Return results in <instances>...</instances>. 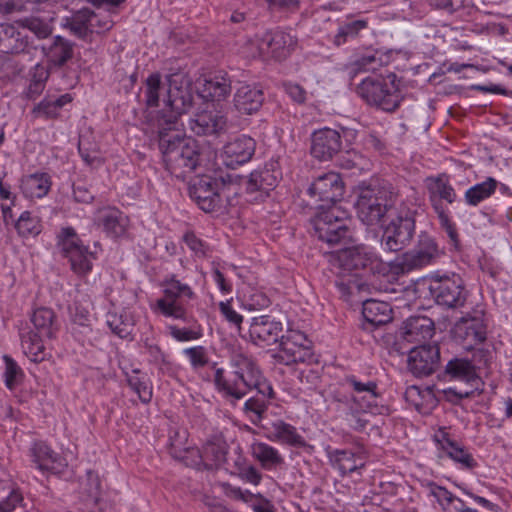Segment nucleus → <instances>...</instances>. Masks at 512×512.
I'll list each match as a JSON object with an SVG mask.
<instances>
[{"mask_svg":"<svg viewBox=\"0 0 512 512\" xmlns=\"http://www.w3.org/2000/svg\"><path fill=\"white\" fill-rule=\"evenodd\" d=\"M269 438L292 447L304 448L308 444L303 436H301L297 429L283 420H277L271 424Z\"/></svg>","mask_w":512,"mask_h":512,"instance_id":"obj_35","label":"nucleus"},{"mask_svg":"<svg viewBox=\"0 0 512 512\" xmlns=\"http://www.w3.org/2000/svg\"><path fill=\"white\" fill-rule=\"evenodd\" d=\"M239 476L242 480L253 485H258L262 479L261 473L254 466H247L242 468L239 472Z\"/></svg>","mask_w":512,"mask_h":512,"instance_id":"obj_61","label":"nucleus"},{"mask_svg":"<svg viewBox=\"0 0 512 512\" xmlns=\"http://www.w3.org/2000/svg\"><path fill=\"white\" fill-rule=\"evenodd\" d=\"M91 24L92 27V34L93 33H104L106 31H109L113 25L114 22L111 19L110 15L107 13H95L93 10H91Z\"/></svg>","mask_w":512,"mask_h":512,"instance_id":"obj_53","label":"nucleus"},{"mask_svg":"<svg viewBox=\"0 0 512 512\" xmlns=\"http://www.w3.org/2000/svg\"><path fill=\"white\" fill-rule=\"evenodd\" d=\"M182 459L186 465H191L198 469L202 466L205 469H213L225 462L226 449L220 441H208L202 450L197 448L187 449Z\"/></svg>","mask_w":512,"mask_h":512,"instance_id":"obj_17","label":"nucleus"},{"mask_svg":"<svg viewBox=\"0 0 512 512\" xmlns=\"http://www.w3.org/2000/svg\"><path fill=\"white\" fill-rule=\"evenodd\" d=\"M429 191L431 196H438L440 199L453 203L456 200V193L449 182L446 174L430 179Z\"/></svg>","mask_w":512,"mask_h":512,"instance_id":"obj_44","label":"nucleus"},{"mask_svg":"<svg viewBox=\"0 0 512 512\" xmlns=\"http://www.w3.org/2000/svg\"><path fill=\"white\" fill-rule=\"evenodd\" d=\"M249 336L251 342L259 347L277 344L283 336V324L268 315L254 317L249 327Z\"/></svg>","mask_w":512,"mask_h":512,"instance_id":"obj_18","label":"nucleus"},{"mask_svg":"<svg viewBox=\"0 0 512 512\" xmlns=\"http://www.w3.org/2000/svg\"><path fill=\"white\" fill-rule=\"evenodd\" d=\"M364 322L362 328L372 331L374 328L388 324L392 320V308L389 303L377 300H365L362 307Z\"/></svg>","mask_w":512,"mask_h":512,"instance_id":"obj_25","label":"nucleus"},{"mask_svg":"<svg viewBox=\"0 0 512 512\" xmlns=\"http://www.w3.org/2000/svg\"><path fill=\"white\" fill-rule=\"evenodd\" d=\"M440 353L437 345H420L410 350L408 368L416 376L432 374L439 365Z\"/></svg>","mask_w":512,"mask_h":512,"instance_id":"obj_19","label":"nucleus"},{"mask_svg":"<svg viewBox=\"0 0 512 512\" xmlns=\"http://www.w3.org/2000/svg\"><path fill=\"white\" fill-rule=\"evenodd\" d=\"M42 338L45 337L34 331H30L22 337V347L24 352L34 362H40L45 358V347Z\"/></svg>","mask_w":512,"mask_h":512,"instance_id":"obj_43","label":"nucleus"},{"mask_svg":"<svg viewBox=\"0 0 512 512\" xmlns=\"http://www.w3.org/2000/svg\"><path fill=\"white\" fill-rule=\"evenodd\" d=\"M346 382L355 392L352 398L346 403L349 410V421L354 429L362 430L368 423V419L365 418V415L367 413L376 414L379 411L377 405V384L373 381L361 382L354 376L347 377Z\"/></svg>","mask_w":512,"mask_h":512,"instance_id":"obj_4","label":"nucleus"},{"mask_svg":"<svg viewBox=\"0 0 512 512\" xmlns=\"http://www.w3.org/2000/svg\"><path fill=\"white\" fill-rule=\"evenodd\" d=\"M297 44V39L284 31H275L266 35L260 44L262 53L281 60L286 58Z\"/></svg>","mask_w":512,"mask_h":512,"instance_id":"obj_24","label":"nucleus"},{"mask_svg":"<svg viewBox=\"0 0 512 512\" xmlns=\"http://www.w3.org/2000/svg\"><path fill=\"white\" fill-rule=\"evenodd\" d=\"M231 84L230 76L226 72L219 71L204 80L200 94L206 100L220 102L230 96Z\"/></svg>","mask_w":512,"mask_h":512,"instance_id":"obj_27","label":"nucleus"},{"mask_svg":"<svg viewBox=\"0 0 512 512\" xmlns=\"http://www.w3.org/2000/svg\"><path fill=\"white\" fill-rule=\"evenodd\" d=\"M429 494L437 499L440 505L445 508V505H449L454 500H457L463 505V501L455 498L453 494L442 486H438L434 483L428 484Z\"/></svg>","mask_w":512,"mask_h":512,"instance_id":"obj_56","label":"nucleus"},{"mask_svg":"<svg viewBox=\"0 0 512 512\" xmlns=\"http://www.w3.org/2000/svg\"><path fill=\"white\" fill-rule=\"evenodd\" d=\"M375 258V254L363 245L331 254L330 264L336 277L335 285L345 300L365 289L366 284L359 271L372 264Z\"/></svg>","mask_w":512,"mask_h":512,"instance_id":"obj_3","label":"nucleus"},{"mask_svg":"<svg viewBox=\"0 0 512 512\" xmlns=\"http://www.w3.org/2000/svg\"><path fill=\"white\" fill-rule=\"evenodd\" d=\"M366 27L367 22L365 20H355L345 23L339 27L338 32L334 38V43L337 46H340L344 44L348 38L356 37L358 33Z\"/></svg>","mask_w":512,"mask_h":512,"instance_id":"obj_49","label":"nucleus"},{"mask_svg":"<svg viewBox=\"0 0 512 512\" xmlns=\"http://www.w3.org/2000/svg\"><path fill=\"white\" fill-rule=\"evenodd\" d=\"M42 52L51 65L61 67L73 57L74 49L70 41L56 36L51 44L42 46Z\"/></svg>","mask_w":512,"mask_h":512,"instance_id":"obj_34","label":"nucleus"},{"mask_svg":"<svg viewBox=\"0 0 512 512\" xmlns=\"http://www.w3.org/2000/svg\"><path fill=\"white\" fill-rule=\"evenodd\" d=\"M330 459L342 475L352 473L364 466L363 458L349 450H336L331 454Z\"/></svg>","mask_w":512,"mask_h":512,"instance_id":"obj_39","label":"nucleus"},{"mask_svg":"<svg viewBox=\"0 0 512 512\" xmlns=\"http://www.w3.org/2000/svg\"><path fill=\"white\" fill-rule=\"evenodd\" d=\"M31 454L34 463L42 471L60 472L66 466L65 460L44 442H35L31 448Z\"/></svg>","mask_w":512,"mask_h":512,"instance_id":"obj_30","label":"nucleus"},{"mask_svg":"<svg viewBox=\"0 0 512 512\" xmlns=\"http://www.w3.org/2000/svg\"><path fill=\"white\" fill-rule=\"evenodd\" d=\"M263 101L262 90L250 85H242L234 95V106L243 114H252L258 111Z\"/></svg>","mask_w":512,"mask_h":512,"instance_id":"obj_31","label":"nucleus"},{"mask_svg":"<svg viewBox=\"0 0 512 512\" xmlns=\"http://www.w3.org/2000/svg\"><path fill=\"white\" fill-rule=\"evenodd\" d=\"M402 335L408 342H425L434 335V322L426 316H412L403 323Z\"/></svg>","mask_w":512,"mask_h":512,"instance_id":"obj_29","label":"nucleus"},{"mask_svg":"<svg viewBox=\"0 0 512 512\" xmlns=\"http://www.w3.org/2000/svg\"><path fill=\"white\" fill-rule=\"evenodd\" d=\"M429 290L439 305L448 308L462 307L467 299V291L459 276L434 277L432 278Z\"/></svg>","mask_w":512,"mask_h":512,"instance_id":"obj_13","label":"nucleus"},{"mask_svg":"<svg viewBox=\"0 0 512 512\" xmlns=\"http://www.w3.org/2000/svg\"><path fill=\"white\" fill-rule=\"evenodd\" d=\"M16 24L23 30L32 32L38 39L49 37L53 31L52 26L48 22L34 16L19 19L16 21Z\"/></svg>","mask_w":512,"mask_h":512,"instance_id":"obj_45","label":"nucleus"},{"mask_svg":"<svg viewBox=\"0 0 512 512\" xmlns=\"http://www.w3.org/2000/svg\"><path fill=\"white\" fill-rule=\"evenodd\" d=\"M4 361L6 364L5 368V384L7 388L13 389L17 384V379L22 375V371L17 363L10 358L9 356H4Z\"/></svg>","mask_w":512,"mask_h":512,"instance_id":"obj_55","label":"nucleus"},{"mask_svg":"<svg viewBox=\"0 0 512 512\" xmlns=\"http://www.w3.org/2000/svg\"><path fill=\"white\" fill-rule=\"evenodd\" d=\"M220 311L227 321L237 326H239L243 320V317L240 314H238L235 310H233L229 302H221Z\"/></svg>","mask_w":512,"mask_h":512,"instance_id":"obj_62","label":"nucleus"},{"mask_svg":"<svg viewBox=\"0 0 512 512\" xmlns=\"http://www.w3.org/2000/svg\"><path fill=\"white\" fill-rule=\"evenodd\" d=\"M256 142L248 136L237 137L228 142L223 148V162L227 167L235 168L252 158L255 153Z\"/></svg>","mask_w":512,"mask_h":512,"instance_id":"obj_21","label":"nucleus"},{"mask_svg":"<svg viewBox=\"0 0 512 512\" xmlns=\"http://www.w3.org/2000/svg\"><path fill=\"white\" fill-rule=\"evenodd\" d=\"M346 214L339 207L317 211L312 223L318 239L334 245L348 237Z\"/></svg>","mask_w":512,"mask_h":512,"instance_id":"obj_10","label":"nucleus"},{"mask_svg":"<svg viewBox=\"0 0 512 512\" xmlns=\"http://www.w3.org/2000/svg\"><path fill=\"white\" fill-rule=\"evenodd\" d=\"M183 353L194 370H199L209 363L207 350L203 346L186 348Z\"/></svg>","mask_w":512,"mask_h":512,"instance_id":"obj_51","label":"nucleus"},{"mask_svg":"<svg viewBox=\"0 0 512 512\" xmlns=\"http://www.w3.org/2000/svg\"><path fill=\"white\" fill-rule=\"evenodd\" d=\"M390 86L379 79L368 77L357 87L358 95L370 105H375L384 111H394L400 104L398 86L395 84L396 75L388 76Z\"/></svg>","mask_w":512,"mask_h":512,"instance_id":"obj_6","label":"nucleus"},{"mask_svg":"<svg viewBox=\"0 0 512 512\" xmlns=\"http://www.w3.org/2000/svg\"><path fill=\"white\" fill-rule=\"evenodd\" d=\"M498 187V181L488 177L485 181L470 187L464 195L465 202L469 206H477L482 201L491 197Z\"/></svg>","mask_w":512,"mask_h":512,"instance_id":"obj_40","label":"nucleus"},{"mask_svg":"<svg viewBox=\"0 0 512 512\" xmlns=\"http://www.w3.org/2000/svg\"><path fill=\"white\" fill-rule=\"evenodd\" d=\"M63 27L79 39H87L92 35L91 9L81 8L63 18Z\"/></svg>","mask_w":512,"mask_h":512,"instance_id":"obj_33","label":"nucleus"},{"mask_svg":"<svg viewBox=\"0 0 512 512\" xmlns=\"http://www.w3.org/2000/svg\"><path fill=\"white\" fill-rule=\"evenodd\" d=\"M252 509L254 512H276L271 501L263 497L260 493H258L257 501L252 503Z\"/></svg>","mask_w":512,"mask_h":512,"instance_id":"obj_64","label":"nucleus"},{"mask_svg":"<svg viewBox=\"0 0 512 512\" xmlns=\"http://www.w3.org/2000/svg\"><path fill=\"white\" fill-rule=\"evenodd\" d=\"M453 339L465 350H471L483 343L487 337V326L483 319V313L472 316L466 314L461 317L452 328Z\"/></svg>","mask_w":512,"mask_h":512,"instance_id":"obj_14","label":"nucleus"},{"mask_svg":"<svg viewBox=\"0 0 512 512\" xmlns=\"http://www.w3.org/2000/svg\"><path fill=\"white\" fill-rule=\"evenodd\" d=\"M162 89L161 76L159 73H153L146 79L145 103L148 107H156L159 105L160 92Z\"/></svg>","mask_w":512,"mask_h":512,"instance_id":"obj_50","label":"nucleus"},{"mask_svg":"<svg viewBox=\"0 0 512 512\" xmlns=\"http://www.w3.org/2000/svg\"><path fill=\"white\" fill-rule=\"evenodd\" d=\"M441 254L436 241L427 233H420L414 248L397 258L391 270L395 274H405L434 263Z\"/></svg>","mask_w":512,"mask_h":512,"instance_id":"obj_5","label":"nucleus"},{"mask_svg":"<svg viewBox=\"0 0 512 512\" xmlns=\"http://www.w3.org/2000/svg\"><path fill=\"white\" fill-rule=\"evenodd\" d=\"M51 181L46 173H35L21 179L20 188L27 198H42L50 190Z\"/></svg>","mask_w":512,"mask_h":512,"instance_id":"obj_36","label":"nucleus"},{"mask_svg":"<svg viewBox=\"0 0 512 512\" xmlns=\"http://www.w3.org/2000/svg\"><path fill=\"white\" fill-rule=\"evenodd\" d=\"M393 194L385 190L364 189L355 203L359 219L367 225L379 223L382 217L391 211Z\"/></svg>","mask_w":512,"mask_h":512,"instance_id":"obj_9","label":"nucleus"},{"mask_svg":"<svg viewBox=\"0 0 512 512\" xmlns=\"http://www.w3.org/2000/svg\"><path fill=\"white\" fill-rule=\"evenodd\" d=\"M341 148V135L334 129L323 128L312 134L311 154L321 161L331 160L340 152Z\"/></svg>","mask_w":512,"mask_h":512,"instance_id":"obj_20","label":"nucleus"},{"mask_svg":"<svg viewBox=\"0 0 512 512\" xmlns=\"http://www.w3.org/2000/svg\"><path fill=\"white\" fill-rule=\"evenodd\" d=\"M44 87H45L44 79L33 78L30 81V83L25 91L26 98H28L30 100H34L36 97H38L42 93V91L44 90Z\"/></svg>","mask_w":512,"mask_h":512,"instance_id":"obj_63","label":"nucleus"},{"mask_svg":"<svg viewBox=\"0 0 512 512\" xmlns=\"http://www.w3.org/2000/svg\"><path fill=\"white\" fill-rule=\"evenodd\" d=\"M183 80L181 73L166 77L165 107L158 118L159 148L163 162L170 174L177 178H185L203 162L199 144L192 138H184L177 127L179 117L191 106V96L182 87Z\"/></svg>","mask_w":512,"mask_h":512,"instance_id":"obj_1","label":"nucleus"},{"mask_svg":"<svg viewBox=\"0 0 512 512\" xmlns=\"http://www.w3.org/2000/svg\"><path fill=\"white\" fill-rule=\"evenodd\" d=\"M183 240L187 247L195 253L198 257L206 255V246L201 239H199L193 232H187L183 236Z\"/></svg>","mask_w":512,"mask_h":512,"instance_id":"obj_59","label":"nucleus"},{"mask_svg":"<svg viewBox=\"0 0 512 512\" xmlns=\"http://www.w3.org/2000/svg\"><path fill=\"white\" fill-rule=\"evenodd\" d=\"M432 201H433V208L438 215L441 227L443 229H445V231L448 234L451 241L454 243H457L458 242V233L455 228V225L450 221L441 202L439 200H433V199H432Z\"/></svg>","mask_w":512,"mask_h":512,"instance_id":"obj_52","label":"nucleus"},{"mask_svg":"<svg viewBox=\"0 0 512 512\" xmlns=\"http://www.w3.org/2000/svg\"><path fill=\"white\" fill-rule=\"evenodd\" d=\"M383 54L379 51H368L361 55H356L350 63L351 72L356 74L362 71H375L384 63Z\"/></svg>","mask_w":512,"mask_h":512,"instance_id":"obj_42","label":"nucleus"},{"mask_svg":"<svg viewBox=\"0 0 512 512\" xmlns=\"http://www.w3.org/2000/svg\"><path fill=\"white\" fill-rule=\"evenodd\" d=\"M170 335L177 341L197 340L202 336V331L197 328H179L177 326H169Z\"/></svg>","mask_w":512,"mask_h":512,"instance_id":"obj_57","label":"nucleus"},{"mask_svg":"<svg viewBox=\"0 0 512 512\" xmlns=\"http://www.w3.org/2000/svg\"><path fill=\"white\" fill-rule=\"evenodd\" d=\"M271 10L294 12L299 9L298 0H263Z\"/></svg>","mask_w":512,"mask_h":512,"instance_id":"obj_60","label":"nucleus"},{"mask_svg":"<svg viewBox=\"0 0 512 512\" xmlns=\"http://www.w3.org/2000/svg\"><path fill=\"white\" fill-rule=\"evenodd\" d=\"M306 342L307 339L303 333L299 331L288 332L287 336H282L279 343L280 350L275 358L285 365L311 362L313 354Z\"/></svg>","mask_w":512,"mask_h":512,"instance_id":"obj_15","label":"nucleus"},{"mask_svg":"<svg viewBox=\"0 0 512 512\" xmlns=\"http://www.w3.org/2000/svg\"><path fill=\"white\" fill-rule=\"evenodd\" d=\"M216 179L208 176L199 178L189 188L190 197L197 203V205L205 212H214L222 206V197Z\"/></svg>","mask_w":512,"mask_h":512,"instance_id":"obj_16","label":"nucleus"},{"mask_svg":"<svg viewBox=\"0 0 512 512\" xmlns=\"http://www.w3.org/2000/svg\"><path fill=\"white\" fill-rule=\"evenodd\" d=\"M189 127L197 135H218L226 130L227 118L219 111L203 110L190 119Z\"/></svg>","mask_w":512,"mask_h":512,"instance_id":"obj_22","label":"nucleus"},{"mask_svg":"<svg viewBox=\"0 0 512 512\" xmlns=\"http://www.w3.org/2000/svg\"><path fill=\"white\" fill-rule=\"evenodd\" d=\"M107 324L113 333L120 338H127L131 335L133 323L127 316L109 313L107 315Z\"/></svg>","mask_w":512,"mask_h":512,"instance_id":"obj_48","label":"nucleus"},{"mask_svg":"<svg viewBox=\"0 0 512 512\" xmlns=\"http://www.w3.org/2000/svg\"><path fill=\"white\" fill-rule=\"evenodd\" d=\"M267 402L259 397H251L245 401L243 405L244 414L250 419V421L257 425L262 420L265 412L267 411Z\"/></svg>","mask_w":512,"mask_h":512,"instance_id":"obj_47","label":"nucleus"},{"mask_svg":"<svg viewBox=\"0 0 512 512\" xmlns=\"http://www.w3.org/2000/svg\"><path fill=\"white\" fill-rule=\"evenodd\" d=\"M213 363L214 385L222 397L232 405L243 399L249 391L256 389L265 397L273 398L274 391L263 377L256 359L241 347L232 348L229 353V367L234 379L225 375L223 368Z\"/></svg>","mask_w":512,"mask_h":512,"instance_id":"obj_2","label":"nucleus"},{"mask_svg":"<svg viewBox=\"0 0 512 512\" xmlns=\"http://www.w3.org/2000/svg\"><path fill=\"white\" fill-rule=\"evenodd\" d=\"M307 194L312 200L311 205L317 211L337 207L336 203L344 195V183L336 172H327L318 176L309 186Z\"/></svg>","mask_w":512,"mask_h":512,"instance_id":"obj_8","label":"nucleus"},{"mask_svg":"<svg viewBox=\"0 0 512 512\" xmlns=\"http://www.w3.org/2000/svg\"><path fill=\"white\" fill-rule=\"evenodd\" d=\"M94 221L110 237L123 236L129 224L127 216L115 207L99 208Z\"/></svg>","mask_w":512,"mask_h":512,"instance_id":"obj_23","label":"nucleus"},{"mask_svg":"<svg viewBox=\"0 0 512 512\" xmlns=\"http://www.w3.org/2000/svg\"><path fill=\"white\" fill-rule=\"evenodd\" d=\"M415 214L405 206L399 208L383 231L382 245L386 250L398 252L410 244L415 233Z\"/></svg>","mask_w":512,"mask_h":512,"instance_id":"obj_7","label":"nucleus"},{"mask_svg":"<svg viewBox=\"0 0 512 512\" xmlns=\"http://www.w3.org/2000/svg\"><path fill=\"white\" fill-rule=\"evenodd\" d=\"M164 294L165 297L156 302L158 310L166 317L189 323L192 318L188 315L187 308L180 299L181 297L192 299L194 297L192 289L179 280L171 279L166 283Z\"/></svg>","mask_w":512,"mask_h":512,"instance_id":"obj_12","label":"nucleus"},{"mask_svg":"<svg viewBox=\"0 0 512 512\" xmlns=\"http://www.w3.org/2000/svg\"><path fill=\"white\" fill-rule=\"evenodd\" d=\"M31 321L36 332L48 339L55 337L58 331V325L55 321V314L52 309L45 307L36 309L32 314Z\"/></svg>","mask_w":512,"mask_h":512,"instance_id":"obj_37","label":"nucleus"},{"mask_svg":"<svg viewBox=\"0 0 512 512\" xmlns=\"http://www.w3.org/2000/svg\"><path fill=\"white\" fill-rule=\"evenodd\" d=\"M252 454L264 468H272L284 463V459L278 450L263 442L252 445Z\"/></svg>","mask_w":512,"mask_h":512,"instance_id":"obj_41","label":"nucleus"},{"mask_svg":"<svg viewBox=\"0 0 512 512\" xmlns=\"http://www.w3.org/2000/svg\"><path fill=\"white\" fill-rule=\"evenodd\" d=\"M41 228L40 220L28 211L23 212L16 222V229L22 237H35L40 234Z\"/></svg>","mask_w":512,"mask_h":512,"instance_id":"obj_46","label":"nucleus"},{"mask_svg":"<svg viewBox=\"0 0 512 512\" xmlns=\"http://www.w3.org/2000/svg\"><path fill=\"white\" fill-rule=\"evenodd\" d=\"M442 451L463 469H473L477 463L473 456L461 445L450 439L445 432L436 436Z\"/></svg>","mask_w":512,"mask_h":512,"instance_id":"obj_32","label":"nucleus"},{"mask_svg":"<svg viewBox=\"0 0 512 512\" xmlns=\"http://www.w3.org/2000/svg\"><path fill=\"white\" fill-rule=\"evenodd\" d=\"M33 114L37 117H44L54 119L59 116V110L55 108V105L51 102V99L44 98L37 106L32 110Z\"/></svg>","mask_w":512,"mask_h":512,"instance_id":"obj_58","label":"nucleus"},{"mask_svg":"<svg viewBox=\"0 0 512 512\" xmlns=\"http://www.w3.org/2000/svg\"><path fill=\"white\" fill-rule=\"evenodd\" d=\"M1 36L3 37L1 52L18 55L29 51L30 38L16 22L2 23Z\"/></svg>","mask_w":512,"mask_h":512,"instance_id":"obj_26","label":"nucleus"},{"mask_svg":"<svg viewBox=\"0 0 512 512\" xmlns=\"http://www.w3.org/2000/svg\"><path fill=\"white\" fill-rule=\"evenodd\" d=\"M129 386L138 394L140 400L147 403L152 398V389L149 387L145 380L138 376H131L128 378Z\"/></svg>","mask_w":512,"mask_h":512,"instance_id":"obj_54","label":"nucleus"},{"mask_svg":"<svg viewBox=\"0 0 512 512\" xmlns=\"http://www.w3.org/2000/svg\"><path fill=\"white\" fill-rule=\"evenodd\" d=\"M445 372L451 379L464 381L471 385L479 381L474 366L465 359H451L446 365Z\"/></svg>","mask_w":512,"mask_h":512,"instance_id":"obj_38","label":"nucleus"},{"mask_svg":"<svg viewBox=\"0 0 512 512\" xmlns=\"http://www.w3.org/2000/svg\"><path fill=\"white\" fill-rule=\"evenodd\" d=\"M58 246L76 274L85 275L91 271L93 254L82 244L73 228L62 229L58 236Z\"/></svg>","mask_w":512,"mask_h":512,"instance_id":"obj_11","label":"nucleus"},{"mask_svg":"<svg viewBox=\"0 0 512 512\" xmlns=\"http://www.w3.org/2000/svg\"><path fill=\"white\" fill-rule=\"evenodd\" d=\"M265 166L263 169L253 171L246 183V191L248 194L259 192V197L262 199L267 196L269 191L273 190L277 185L280 177V172L273 168Z\"/></svg>","mask_w":512,"mask_h":512,"instance_id":"obj_28","label":"nucleus"}]
</instances>
